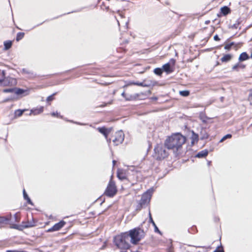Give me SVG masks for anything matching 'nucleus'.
Returning a JSON list of instances; mask_svg holds the SVG:
<instances>
[{"label":"nucleus","mask_w":252,"mask_h":252,"mask_svg":"<svg viewBox=\"0 0 252 252\" xmlns=\"http://www.w3.org/2000/svg\"><path fill=\"white\" fill-rule=\"evenodd\" d=\"M186 141V137L180 133L173 134L168 136L164 142L165 147L168 150L178 151Z\"/></svg>","instance_id":"f257e3e1"},{"label":"nucleus","mask_w":252,"mask_h":252,"mask_svg":"<svg viewBox=\"0 0 252 252\" xmlns=\"http://www.w3.org/2000/svg\"><path fill=\"white\" fill-rule=\"evenodd\" d=\"M127 233V235L130 239V243L133 245H137L145 236V232L144 230L140 227H136L129 230Z\"/></svg>","instance_id":"f03ea898"},{"label":"nucleus","mask_w":252,"mask_h":252,"mask_svg":"<svg viewBox=\"0 0 252 252\" xmlns=\"http://www.w3.org/2000/svg\"><path fill=\"white\" fill-rule=\"evenodd\" d=\"M114 243L117 247L120 249L127 250L130 247V239H129L127 233L123 232L120 235L116 236L114 238Z\"/></svg>","instance_id":"7ed1b4c3"},{"label":"nucleus","mask_w":252,"mask_h":252,"mask_svg":"<svg viewBox=\"0 0 252 252\" xmlns=\"http://www.w3.org/2000/svg\"><path fill=\"white\" fill-rule=\"evenodd\" d=\"M153 192V189L151 188L147 190L142 194L141 199L137 202V205L135 208L136 211H140L142 208H145L149 204Z\"/></svg>","instance_id":"20e7f679"},{"label":"nucleus","mask_w":252,"mask_h":252,"mask_svg":"<svg viewBox=\"0 0 252 252\" xmlns=\"http://www.w3.org/2000/svg\"><path fill=\"white\" fill-rule=\"evenodd\" d=\"M165 146H163L162 145L157 144L154 148L155 151V158L157 160H162L166 158L168 153L165 149Z\"/></svg>","instance_id":"39448f33"},{"label":"nucleus","mask_w":252,"mask_h":252,"mask_svg":"<svg viewBox=\"0 0 252 252\" xmlns=\"http://www.w3.org/2000/svg\"><path fill=\"white\" fill-rule=\"evenodd\" d=\"M117 192V189L115 185V183L111 179L107 185V187L104 192L105 195L109 197H113Z\"/></svg>","instance_id":"423d86ee"},{"label":"nucleus","mask_w":252,"mask_h":252,"mask_svg":"<svg viewBox=\"0 0 252 252\" xmlns=\"http://www.w3.org/2000/svg\"><path fill=\"white\" fill-rule=\"evenodd\" d=\"M124 140V134L122 131H119L116 132L115 138L112 141L114 145L117 146L122 143Z\"/></svg>","instance_id":"0eeeda50"},{"label":"nucleus","mask_w":252,"mask_h":252,"mask_svg":"<svg viewBox=\"0 0 252 252\" xmlns=\"http://www.w3.org/2000/svg\"><path fill=\"white\" fill-rule=\"evenodd\" d=\"M65 223H66L64 220H61L59 222L55 224L51 228H49L47 230V232L58 231L63 227Z\"/></svg>","instance_id":"6e6552de"},{"label":"nucleus","mask_w":252,"mask_h":252,"mask_svg":"<svg viewBox=\"0 0 252 252\" xmlns=\"http://www.w3.org/2000/svg\"><path fill=\"white\" fill-rule=\"evenodd\" d=\"M15 83L16 80L14 78L10 77H4L2 87L9 86Z\"/></svg>","instance_id":"1a4fd4ad"},{"label":"nucleus","mask_w":252,"mask_h":252,"mask_svg":"<svg viewBox=\"0 0 252 252\" xmlns=\"http://www.w3.org/2000/svg\"><path fill=\"white\" fill-rule=\"evenodd\" d=\"M14 93L17 95L26 96L29 94V91L27 90H24L19 88H15Z\"/></svg>","instance_id":"9d476101"},{"label":"nucleus","mask_w":252,"mask_h":252,"mask_svg":"<svg viewBox=\"0 0 252 252\" xmlns=\"http://www.w3.org/2000/svg\"><path fill=\"white\" fill-rule=\"evenodd\" d=\"M163 71L165 72L167 74L171 73L174 71V67L171 66L169 63H165L162 66Z\"/></svg>","instance_id":"9b49d317"},{"label":"nucleus","mask_w":252,"mask_h":252,"mask_svg":"<svg viewBox=\"0 0 252 252\" xmlns=\"http://www.w3.org/2000/svg\"><path fill=\"white\" fill-rule=\"evenodd\" d=\"M98 131L102 134L105 137V138H107L108 137V135L110 132L111 129H107L105 127H99L97 128Z\"/></svg>","instance_id":"f8f14e48"},{"label":"nucleus","mask_w":252,"mask_h":252,"mask_svg":"<svg viewBox=\"0 0 252 252\" xmlns=\"http://www.w3.org/2000/svg\"><path fill=\"white\" fill-rule=\"evenodd\" d=\"M250 58V57L247 53L244 52L240 55L238 60L240 62H242L249 60Z\"/></svg>","instance_id":"ddd939ff"},{"label":"nucleus","mask_w":252,"mask_h":252,"mask_svg":"<svg viewBox=\"0 0 252 252\" xmlns=\"http://www.w3.org/2000/svg\"><path fill=\"white\" fill-rule=\"evenodd\" d=\"M140 94H135L133 95L129 94L127 95V97H126V101H132L137 99L138 97L139 96Z\"/></svg>","instance_id":"4468645a"},{"label":"nucleus","mask_w":252,"mask_h":252,"mask_svg":"<svg viewBox=\"0 0 252 252\" xmlns=\"http://www.w3.org/2000/svg\"><path fill=\"white\" fill-rule=\"evenodd\" d=\"M208 154V151L207 150H204L198 152L195 157L198 158H203L206 157Z\"/></svg>","instance_id":"2eb2a0df"},{"label":"nucleus","mask_w":252,"mask_h":252,"mask_svg":"<svg viewBox=\"0 0 252 252\" xmlns=\"http://www.w3.org/2000/svg\"><path fill=\"white\" fill-rule=\"evenodd\" d=\"M220 11L223 15L226 16L230 13L231 10L230 8L227 6H224L221 7Z\"/></svg>","instance_id":"dca6fc26"},{"label":"nucleus","mask_w":252,"mask_h":252,"mask_svg":"<svg viewBox=\"0 0 252 252\" xmlns=\"http://www.w3.org/2000/svg\"><path fill=\"white\" fill-rule=\"evenodd\" d=\"M232 58V55L231 54H225L220 59V61L223 63H227L230 61Z\"/></svg>","instance_id":"f3484780"},{"label":"nucleus","mask_w":252,"mask_h":252,"mask_svg":"<svg viewBox=\"0 0 252 252\" xmlns=\"http://www.w3.org/2000/svg\"><path fill=\"white\" fill-rule=\"evenodd\" d=\"M11 215L9 217L0 216V224H6L10 220Z\"/></svg>","instance_id":"a211bd4d"},{"label":"nucleus","mask_w":252,"mask_h":252,"mask_svg":"<svg viewBox=\"0 0 252 252\" xmlns=\"http://www.w3.org/2000/svg\"><path fill=\"white\" fill-rule=\"evenodd\" d=\"M209 137V134L205 129H202L200 131V139L204 140Z\"/></svg>","instance_id":"6ab92c4d"},{"label":"nucleus","mask_w":252,"mask_h":252,"mask_svg":"<svg viewBox=\"0 0 252 252\" xmlns=\"http://www.w3.org/2000/svg\"><path fill=\"white\" fill-rule=\"evenodd\" d=\"M191 144H193L195 142H197L199 140L198 135L192 131V135L191 137Z\"/></svg>","instance_id":"aec40b11"},{"label":"nucleus","mask_w":252,"mask_h":252,"mask_svg":"<svg viewBox=\"0 0 252 252\" xmlns=\"http://www.w3.org/2000/svg\"><path fill=\"white\" fill-rule=\"evenodd\" d=\"M23 197L24 199L26 200L27 201V203L29 204H31L32 205H33V204L32 200H31L30 198L29 197L28 194L26 192V190L25 189L23 190Z\"/></svg>","instance_id":"412c9836"},{"label":"nucleus","mask_w":252,"mask_h":252,"mask_svg":"<svg viewBox=\"0 0 252 252\" xmlns=\"http://www.w3.org/2000/svg\"><path fill=\"white\" fill-rule=\"evenodd\" d=\"M12 45V41L11 40H7L4 42V49L5 50H9Z\"/></svg>","instance_id":"4be33fe9"},{"label":"nucleus","mask_w":252,"mask_h":252,"mask_svg":"<svg viewBox=\"0 0 252 252\" xmlns=\"http://www.w3.org/2000/svg\"><path fill=\"white\" fill-rule=\"evenodd\" d=\"M22 223L23 224L22 225L23 228H29L34 226V222H31L29 221L27 222L23 221Z\"/></svg>","instance_id":"5701e85b"},{"label":"nucleus","mask_w":252,"mask_h":252,"mask_svg":"<svg viewBox=\"0 0 252 252\" xmlns=\"http://www.w3.org/2000/svg\"><path fill=\"white\" fill-rule=\"evenodd\" d=\"M43 111V107H41L39 109H34V110L32 109L31 110L30 115H31V114H33L34 115H37V114H39L41 113V112H42Z\"/></svg>","instance_id":"b1692460"},{"label":"nucleus","mask_w":252,"mask_h":252,"mask_svg":"<svg viewBox=\"0 0 252 252\" xmlns=\"http://www.w3.org/2000/svg\"><path fill=\"white\" fill-rule=\"evenodd\" d=\"M143 82H145V84L148 85V86H143V87H153L156 84L157 82L155 81H144Z\"/></svg>","instance_id":"393cba45"},{"label":"nucleus","mask_w":252,"mask_h":252,"mask_svg":"<svg viewBox=\"0 0 252 252\" xmlns=\"http://www.w3.org/2000/svg\"><path fill=\"white\" fill-rule=\"evenodd\" d=\"M149 222L150 223H151L152 224V225L154 226L155 231L156 232L158 233L161 234V233L160 231L159 230V229L157 227V225L156 224V223H155V221H154V220H153V219H150V221Z\"/></svg>","instance_id":"a878e982"},{"label":"nucleus","mask_w":252,"mask_h":252,"mask_svg":"<svg viewBox=\"0 0 252 252\" xmlns=\"http://www.w3.org/2000/svg\"><path fill=\"white\" fill-rule=\"evenodd\" d=\"M117 177L122 181L126 179V175L122 172L119 170L117 172Z\"/></svg>","instance_id":"bb28decb"},{"label":"nucleus","mask_w":252,"mask_h":252,"mask_svg":"<svg viewBox=\"0 0 252 252\" xmlns=\"http://www.w3.org/2000/svg\"><path fill=\"white\" fill-rule=\"evenodd\" d=\"M26 111V109H18L15 111V115L16 117H20L21 116L24 112Z\"/></svg>","instance_id":"cd10ccee"},{"label":"nucleus","mask_w":252,"mask_h":252,"mask_svg":"<svg viewBox=\"0 0 252 252\" xmlns=\"http://www.w3.org/2000/svg\"><path fill=\"white\" fill-rule=\"evenodd\" d=\"M24 35H25L24 32H18L17 34V35H16V41H19V40L22 39L24 37Z\"/></svg>","instance_id":"c85d7f7f"},{"label":"nucleus","mask_w":252,"mask_h":252,"mask_svg":"<svg viewBox=\"0 0 252 252\" xmlns=\"http://www.w3.org/2000/svg\"><path fill=\"white\" fill-rule=\"evenodd\" d=\"M190 92L188 90L181 91L179 92V94L183 96H188L189 95Z\"/></svg>","instance_id":"c756f323"},{"label":"nucleus","mask_w":252,"mask_h":252,"mask_svg":"<svg viewBox=\"0 0 252 252\" xmlns=\"http://www.w3.org/2000/svg\"><path fill=\"white\" fill-rule=\"evenodd\" d=\"M154 72L156 75H161L163 71L162 68H156L154 69Z\"/></svg>","instance_id":"7c9ffc66"},{"label":"nucleus","mask_w":252,"mask_h":252,"mask_svg":"<svg viewBox=\"0 0 252 252\" xmlns=\"http://www.w3.org/2000/svg\"><path fill=\"white\" fill-rule=\"evenodd\" d=\"M57 94V93H55L53 94H52L50 95V96H48L47 99H46L47 102H49L50 101H51L55 99L54 96Z\"/></svg>","instance_id":"2f4dec72"},{"label":"nucleus","mask_w":252,"mask_h":252,"mask_svg":"<svg viewBox=\"0 0 252 252\" xmlns=\"http://www.w3.org/2000/svg\"><path fill=\"white\" fill-rule=\"evenodd\" d=\"M231 137L232 135L231 134H227L222 137V138L220 140V142H222L226 139L231 138Z\"/></svg>","instance_id":"473e14b6"},{"label":"nucleus","mask_w":252,"mask_h":252,"mask_svg":"<svg viewBox=\"0 0 252 252\" xmlns=\"http://www.w3.org/2000/svg\"><path fill=\"white\" fill-rule=\"evenodd\" d=\"M16 89L15 88H8L3 89L2 92L3 93H14V91Z\"/></svg>","instance_id":"72a5a7b5"},{"label":"nucleus","mask_w":252,"mask_h":252,"mask_svg":"<svg viewBox=\"0 0 252 252\" xmlns=\"http://www.w3.org/2000/svg\"><path fill=\"white\" fill-rule=\"evenodd\" d=\"M240 24V22L239 21V20H238L235 24H234L233 25H232L231 26V28L232 29H236L238 28Z\"/></svg>","instance_id":"f704fd0d"},{"label":"nucleus","mask_w":252,"mask_h":252,"mask_svg":"<svg viewBox=\"0 0 252 252\" xmlns=\"http://www.w3.org/2000/svg\"><path fill=\"white\" fill-rule=\"evenodd\" d=\"M250 94L248 96V100L250 101V104L252 105V89L250 90Z\"/></svg>","instance_id":"c9c22d12"},{"label":"nucleus","mask_w":252,"mask_h":252,"mask_svg":"<svg viewBox=\"0 0 252 252\" xmlns=\"http://www.w3.org/2000/svg\"><path fill=\"white\" fill-rule=\"evenodd\" d=\"M176 63V60L174 59H171L168 63H169L171 66L174 67L175 64Z\"/></svg>","instance_id":"e433bc0d"},{"label":"nucleus","mask_w":252,"mask_h":252,"mask_svg":"<svg viewBox=\"0 0 252 252\" xmlns=\"http://www.w3.org/2000/svg\"><path fill=\"white\" fill-rule=\"evenodd\" d=\"M22 73L23 74H31V75L33 74V73L31 71L27 70L26 68L22 69Z\"/></svg>","instance_id":"4c0bfd02"},{"label":"nucleus","mask_w":252,"mask_h":252,"mask_svg":"<svg viewBox=\"0 0 252 252\" xmlns=\"http://www.w3.org/2000/svg\"><path fill=\"white\" fill-rule=\"evenodd\" d=\"M134 85H137L139 86L143 87V86H148V85L145 84V82H135V83H133Z\"/></svg>","instance_id":"58836bf2"},{"label":"nucleus","mask_w":252,"mask_h":252,"mask_svg":"<svg viewBox=\"0 0 252 252\" xmlns=\"http://www.w3.org/2000/svg\"><path fill=\"white\" fill-rule=\"evenodd\" d=\"M239 63H237L236 64H235L234 66H233V67H232V70L233 71L234 70H236L237 71H238L239 70H238V67H239Z\"/></svg>","instance_id":"ea45409f"},{"label":"nucleus","mask_w":252,"mask_h":252,"mask_svg":"<svg viewBox=\"0 0 252 252\" xmlns=\"http://www.w3.org/2000/svg\"><path fill=\"white\" fill-rule=\"evenodd\" d=\"M12 228H14V229H18V230H22V228H23L22 225L19 226V225H18L17 224H14L13 225V226L12 227Z\"/></svg>","instance_id":"a19ab883"},{"label":"nucleus","mask_w":252,"mask_h":252,"mask_svg":"<svg viewBox=\"0 0 252 252\" xmlns=\"http://www.w3.org/2000/svg\"><path fill=\"white\" fill-rule=\"evenodd\" d=\"M51 115H52V116H53V117H55V116H56V117H60V118H63V117H62V116H61V115L58 113V112H52V113H51Z\"/></svg>","instance_id":"79ce46f5"},{"label":"nucleus","mask_w":252,"mask_h":252,"mask_svg":"<svg viewBox=\"0 0 252 252\" xmlns=\"http://www.w3.org/2000/svg\"><path fill=\"white\" fill-rule=\"evenodd\" d=\"M214 252H224L223 248L221 246L220 248L218 247Z\"/></svg>","instance_id":"37998d69"},{"label":"nucleus","mask_w":252,"mask_h":252,"mask_svg":"<svg viewBox=\"0 0 252 252\" xmlns=\"http://www.w3.org/2000/svg\"><path fill=\"white\" fill-rule=\"evenodd\" d=\"M133 83H135V82H134V81H129V82H128V83L127 84L123 86V88H125L126 87H127L128 86L134 85Z\"/></svg>","instance_id":"c03bdc74"},{"label":"nucleus","mask_w":252,"mask_h":252,"mask_svg":"<svg viewBox=\"0 0 252 252\" xmlns=\"http://www.w3.org/2000/svg\"><path fill=\"white\" fill-rule=\"evenodd\" d=\"M14 99V97H13V96H10L8 98H5L4 100V102H7V101H12V100H13Z\"/></svg>","instance_id":"a18cd8bd"},{"label":"nucleus","mask_w":252,"mask_h":252,"mask_svg":"<svg viewBox=\"0 0 252 252\" xmlns=\"http://www.w3.org/2000/svg\"><path fill=\"white\" fill-rule=\"evenodd\" d=\"M224 49L225 50L229 51L231 49V47L229 45V44H227L225 45Z\"/></svg>","instance_id":"49530a36"},{"label":"nucleus","mask_w":252,"mask_h":252,"mask_svg":"<svg viewBox=\"0 0 252 252\" xmlns=\"http://www.w3.org/2000/svg\"><path fill=\"white\" fill-rule=\"evenodd\" d=\"M214 39L215 41H219V40H220V37H219V36H218L217 34H216V35L214 36Z\"/></svg>","instance_id":"de8ad7c7"},{"label":"nucleus","mask_w":252,"mask_h":252,"mask_svg":"<svg viewBox=\"0 0 252 252\" xmlns=\"http://www.w3.org/2000/svg\"><path fill=\"white\" fill-rule=\"evenodd\" d=\"M127 95L126 93H125V91H124L122 94H121V95L126 99V97H127Z\"/></svg>","instance_id":"09e8293b"},{"label":"nucleus","mask_w":252,"mask_h":252,"mask_svg":"<svg viewBox=\"0 0 252 252\" xmlns=\"http://www.w3.org/2000/svg\"><path fill=\"white\" fill-rule=\"evenodd\" d=\"M6 252H26L24 251H13V250H8Z\"/></svg>","instance_id":"8fccbe9b"},{"label":"nucleus","mask_w":252,"mask_h":252,"mask_svg":"<svg viewBox=\"0 0 252 252\" xmlns=\"http://www.w3.org/2000/svg\"><path fill=\"white\" fill-rule=\"evenodd\" d=\"M69 122H72V123H75V124H78V125H86V124H85L80 123H79V122H73L72 121H69Z\"/></svg>","instance_id":"3c124183"},{"label":"nucleus","mask_w":252,"mask_h":252,"mask_svg":"<svg viewBox=\"0 0 252 252\" xmlns=\"http://www.w3.org/2000/svg\"><path fill=\"white\" fill-rule=\"evenodd\" d=\"M239 67L241 68H245L246 67V65L244 64H240L239 63Z\"/></svg>","instance_id":"603ef678"},{"label":"nucleus","mask_w":252,"mask_h":252,"mask_svg":"<svg viewBox=\"0 0 252 252\" xmlns=\"http://www.w3.org/2000/svg\"><path fill=\"white\" fill-rule=\"evenodd\" d=\"M3 82V78L0 79V87H2Z\"/></svg>","instance_id":"864d4df0"},{"label":"nucleus","mask_w":252,"mask_h":252,"mask_svg":"<svg viewBox=\"0 0 252 252\" xmlns=\"http://www.w3.org/2000/svg\"><path fill=\"white\" fill-rule=\"evenodd\" d=\"M5 74H6V73H5V71L4 70H2L1 71V74H2V76L3 78H4V77H6L5 76Z\"/></svg>","instance_id":"5fc2aeb1"},{"label":"nucleus","mask_w":252,"mask_h":252,"mask_svg":"<svg viewBox=\"0 0 252 252\" xmlns=\"http://www.w3.org/2000/svg\"><path fill=\"white\" fill-rule=\"evenodd\" d=\"M151 94V91L150 90H149L145 93V95L150 94Z\"/></svg>","instance_id":"6e6d98bb"},{"label":"nucleus","mask_w":252,"mask_h":252,"mask_svg":"<svg viewBox=\"0 0 252 252\" xmlns=\"http://www.w3.org/2000/svg\"><path fill=\"white\" fill-rule=\"evenodd\" d=\"M149 221H150V219H153L150 212H149Z\"/></svg>","instance_id":"4d7b16f0"},{"label":"nucleus","mask_w":252,"mask_h":252,"mask_svg":"<svg viewBox=\"0 0 252 252\" xmlns=\"http://www.w3.org/2000/svg\"><path fill=\"white\" fill-rule=\"evenodd\" d=\"M14 217H15V219L16 221H18L19 220H18V217H17V215H16V214H15V215H14Z\"/></svg>","instance_id":"13d9d810"},{"label":"nucleus","mask_w":252,"mask_h":252,"mask_svg":"<svg viewBox=\"0 0 252 252\" xmlns=\"http://www.w3.org/2000/svg\"><path fill=\"white\" fill-rule=\"evenodd\" d=\"M234 44H235V43H234V42H231V43H229V45L232 47V46L233 45H234Z\"/></svg>","instance_id":"bf43d9fd"},{"label":"nucleus","mask_w":252,"mask_h":252,"mask_svg":"<svg viewBox=\"0 0 252 252\" xmlns=\"http://www.w3.org/2000/svg\"><path fill=\"white\" fill-rule=\"evenodd\" d=\"M210 21H209V20H207V21H205V23L206 24H208L209 23H210Z\"/></svg>","instance_id":"052dcab7"},{"label":"nucleus","mask_w":252,"mask_h":252,"mask_svg":"<svg viewBox=\"0 0 252 252\" xmlns=\"http://www.w3.org/2000/svg\"><path fill=\"white\" fill-rule=\"evenodd\" d=\"M107 139V141L108 143H110L111 142V139H108L107 138H106Z\"/></svg>","instance_id":"680f3d73"},{"label":"nucleus","mask_w":252,"mask_h":252,"mask_svg":"<svg viewBox=\"0 0 252 252\" xmlns=\"http://www.w3.org/2000/svg\"><path fill=\"white\" fill-rule=\"evenodd\" d=\"M112 162H113V165H114L116 163V161L115 160H113Z\"/></svg>","instance_id":"e2e57ef3"},{"label":"nucleus","mask_w":252,"mask_h":252,"mask_svg":"<svg viewBox=\"0 0 252 252\" xmlns=\"http://www.w3.org/2000/svg\"><path fill=\"white\" fill-rule=\"evenodd\" d=\"M81 10H76V11H72L71 12V13L73 12H79V11H80Z\"/></svg>","instance_id":"0e129e2a"},{"label":"nucleus","mask_w":252,"mask_h":252,"mask_svg":"<svg viewBox=\"0 0 252 252\" xmlns=\"http://www.w3.org/2000/svg\"><path fill=\"white\" fill-rule=\"evenodd\" d=\"M210 164H211V161H208V165H210Z\"/></svg>","instance_id":"69168bd1"},{"label":"nucleus","mask_w":252,"mask_h":252,"mask_svg":"<svg viewBox=\"0 0 252 252\" xmlns=\"http://www.w3.org/2000/svg\"><path fill=\"white\" fill-rule=\"evenodd\" d=\"M153 99H154L155 100H157V97H153Z\"/></svg>","instance_id":"338daca9"},{"label":"nucleus","mask_w":252,"mask_h":252,"mask_svg":"<svg viewBox=\"0 0 252 252\" xmlns=\"http://www.w3.org/2000/svg\"><path fill=\"white\" fill-rule=\"evenodd\" d=\"M250 57L252 59V54L251 55V56H250Z\"/></svg>","instance_id":"774afa93"}]
</instances>
